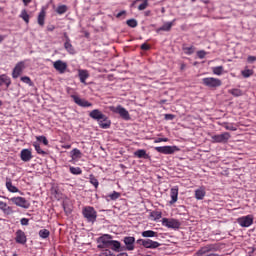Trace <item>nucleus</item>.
<instances>
[{
    "label": "nucleus",
    "instance_id": "obj_1",
    "mask_svg": "<svg viewBox=\"0 0 256 256\" xmlns=\"http://www.w3.org/2000/svg\"><path fill=\"white\" fill-rule=\"evenodd\" d=\"M89 117L95 121H98L99 127H101V129H109V127H111V120H109V118L99 109L92 110L89 113Z\"/></svg>",
    "mask_w": 256,
    "mask_h": 256
},
{
    "label": "nucleus",
    "instance_id": "obj_2",
    "mask_svg": "<svg viewBox=\"0 0 256 256\" xmlns=\"http://www.w3.org/2000/svg\"><path fill=\"white\" fill-rule=\"evenodd\" d=\"M82 214L88 223H95L97 221V211L93 206H86L82 210Z\"/></svg>",
    "mask_w": 256,
    "mask_h": 256
},
{
    "label": "nucleus",
    "instance_id": "obj_3",
    "mask_svg": "<svg viewBox=\"0 0 256 256\" xmlns=\"http://www.w3.org/2000/svg\"><path fill=\"white\" fill-rule=\"evenodd\" d=\"M110 111L119 115V117L124 121H131V114H129V111H127V109H125V107L121 105H118L116 107L111 106Z\"/></svg>",
    "mask_w": 256,
    "mask_h": 256
},
{
    "label": "nucleus",
    "instance_id": "obj_4",
    "mask_svg": "<svg viewBox=\"0 0 256 256\" xmlns=\"http://www.w3.org/2000/svg\"><path fill=\"white\" fill-rule=\"evenodd\" d=\"M219 249V246L215 244H208L204 247H202L200 250L197 251V256H219L218 254L211 253V251H217ZM210 253V254H207Z\"/></svg>",
    "mask_w": 256,
    "mask_h": 256
},
{
    "label": "nucleus",
    "instance_id": "obj_5",
    "mask_svg": "<svg viewBox=\"0 0 256 256\" xmlns=\"http://www.w3.org/2000/svg\"><path fill=\"white\" fill-rule=\"evenodd\" d=\"M136 243L137 245H141L142 247H144V249H157L158 247H161V243L153 241L149 238L138 239Z\"/></svg>",
    "mask_w": 256,
    "mask_h": 256
},
{
    "label": "nucleus",
    "instance_id": "obj_6",
    "mask_svg": "<svg viewBox=\"0 0 256 256\" xmlns=\"http://www.w3.org/2000/svg\"><path fill=\"white\" fill-rule=\"evenodd\" d=\"M202 83L205 85V87H209L210 89H217V87H221V85H223L221 79L213 77L203 78Z\"/></svg>",
    "mask_w": 256,
    "mask_h": 256
},
{
    "label": "nucleus",
    "instance_id": "obj_7",
    "mask_svg": "<svg viewBox=\"0 0 256 256\" xmlns=\"http://www.w3.org/2000/svg\"><path fill=\"white\" fill-rule=\"evenodd\" d=\"M162 225L163 227H167L168 229H179V227H181V222L173 218H163Z\"/></svg>",
    "mask_w": 256,
    "mask_h": 256
},
{
    "label": "nucleus",
    "instance_id": "obj_8",
    "mask_svg": "<svg viewBox=\"0 0 256 256\" xmlns=\"http://www.w3.org/2000/svg\"><path fill=\"white\" fill-rule=\"evenodd\" d=\"M113 236L106 234L99 238V242L101 244L98 245L99 249H109L111 247V243L113 242Z\"/></svg>",
    "mask_w": 256,
    "mask_h": 256
},
{
    "label": "nucleus",
    "instance_id": "obj_9",
    "mask_svg": "<svg viewBox=\"0 0 256 256\" xmlns=\"http://www.w3.org/2000/svg\"><path fill=\"white\" fill-rule=\"evenodd\" d=\"M212 143H227L231 139V134L229 132H224L222 134H217L211 136Z\"/></svg>",
    "mask_w": 256,
    "mask_h": 256
},
{
    "label": "nucleus",
    "instance_id": "obj_10",
    "mask_svg": "<svg viewBox=\"0 0 256 256\" xmlns=\"http://www.w3.org/2000/svg\"><path fill=\"white\" fill-rule=\"evenodd\" d=\"M10 201H12L17 207H22V209H29V207H31V204H29L27 199L21 196L12 197Z\"/></svg>",
    "mask_w": 256,
    "mask_h": 256
},
{
    "label": "nucleus",
    "instance_id": "obj_11",
    "mask_svg": "<svg viewBox=\"0 0 256 256\" xmlns=\"http://www.w3.org/2000/svg\"><path fill=\"white\" fill-rule=\"evenodd\" d=\"M155 151L163 153V155H173L175 151H179V148L177 146H158L155 147Z\"/></svg>",
    "mask_w": 256,
    "mask_h": 256
},
{
    "label": "nucleus",
    "instance_id": "obj_12",
    "mask_svg": "<svg viewBox=\"0 0 256 256\" xmlns=\"http://www.w3.org/2000/svg\"><path fill=\"white\" fill-rule=\"evenodd\" d=\"M253 219V215L242 216L237 219V223L240 227H251Z\"/></svg>",
    "mask_w": 256,
    "mask_h": 256
},
{
    "label": "nucleus",
    "instance_id": "obj_13",
    "mask_svg": "<svg viewBox=\"0 0 256 256\" xmlns=\"http://www.w3.org/2000/svg\"><path fill=\"white\" fill-rule=\"evenodd\" d=\"M24 69H25V61L18 62L12 71L13 79H17L21 75V73H23Z\"/></svg>",
    "mask_w": 256,
    "mask_h": 256
},
{
    "label": "nucleus",
    "instance_id": "obj_14",
    "mask_svg": "<svg viewBox=\"0 0 256 256\" xmlns=\"http://www.w3.org/2000/svg\"><path fill=\"white\" fill-rule=\"evenodd\" d=\"M123 243L126 245V251H135V237L125 236Z\"/></svg>",
    "mask_w": 256,
    "mask_h": 256
},
{
    "label": "nucleus",
    "instance_id": "obj_15",
    "mask_svg": "<svg viewBox=\"0 0 256 256\" xmlns=\"http://www.w3.org/2000/svg\"><path fill=\"white\" fill-rule=\"evenodd\" d=\"M71 99H73L74 103L79 107H93V104L85 99H81V97L77 95H71Z\"/></svg>",
    "mask_w": 256,
    "mask_h": 256
},
{
    "label": "nucleus",
    "instance_id": "obj_16",
    "mask_svg": "<svg viewBox=\"0 0 256 256\" xmlns=\"http://www.w3.org/2000/svg\"><path fill=\"white\" fill-rule=\"evenodd\" d=\"M53 67L58 73L63 75L65 71H67V62H63L62 60H57L53 63Z\"/></svg>",
    "mask_w": 256,
    "mask_h": 256
},
{
    "label": "nucleus",
    "instance_id": "obj_17",
    "mask_svg": "<svg viewBox=\"0 0 256 256\" xmlns=\"http://www.w3.org/2000/svg\"><path fill=\"white\" fill-rule=\"evenodd\" d=\"M20 159L24 161V163H29L31 159H33V152L30 149H22L20 152Z\"/></svg>",
    "mask_w": 256,
    "mask_h": 256
},
{
    "label": "nucleus",
    "instance_id": "obj_18",
    "mask_svg": "<svg viewBox=\"0 0 256 256\" xmlns=\"http://www.w3.org/2000/svg\"><path fill=\"white\" fill-rule=\"evenodd\" d=\"M65 37V43H64V48L69 53L70 55H75V47H73V44H71V39L67 35V33H64Z\"/></svg>",
    "mask_w": 256,
    "mask_h": 256
},
{
    "label": "nucleus",
    "instance_id": "obj_19",
    "mask_svg": "<svg viewBox=\"0 0 256 256\" xmlns=\"http://www.w3.org/2000/svg\"><path fill=\"white\" fill-rule=\"evenodd\" d=\"M15 241L20 245H25V243H27V235H25V232L23 230L16 231Z\"/></svg>",
    "mask_w": 256,
    "mask_h": 256
},
{
    "label": "nucleus",
    "instance_id": "obj_20",
    "mask_svg": "<svg viewBox=\"0 0 256 256\" xmlns=\"http://www.w3.org/2000/svg\"><path fill=\"white\" fill-rule=\"evenodd\" d=\"M3 85H5L6 89L11 87V77L7 76V74L0 75V87H3Z\"/></svg>",
    "mask_w": 256,
    "mask_h": 256
},
{
    "label": "nucleus",
    "instance_id": "obj_21",
    "mask_svg": "<svg viewBox=\"0 0 256 256\" xmlns=\"http://www.w3.org/2000/svg\"><path fill=\"white\" fill-rule=\"evenodd\" d=\"M205 195H207L205 187H200L195 190V199H197V201H203V199H205Z\"/></svg>",
    "mask_w": 256,
    "mask_h": 256
},
{
    "label": "nucleus",
    "instance_id": "obj_22",
    "mask_svg": "<svg viewBox=\"0 0 256 256\" xmlns=\"http://www.w3.org/2000/svg\"><path fill=\"white\" fill-rule=\"evenodd\" d=\"M170 197H171L170 205L177 203V199L179 197V188L177 187L171 188Z\"/></svg>",
    "mask_w": 256,
    "mask_h": 256
},
{
    "label": "nucleus",
    "instance_id": "obj_23",
    "mask_svg": "<svg viewBox=\"0 0 256 256\" xmlns=\"http://www.w3.org/2000/svg\"><path fill=\"white\" fill-rule=\"evenodd\" d=\"M134 157H137L138 159H150L151 156L147 154V150L138 149L134 152Z\"/></svg>",
    "mask_w": 256,
    "mask_h": 256
},
{
    "label": "nucleus",
    "instance_id": "obj_24",
    "mask_svg": "<svg viewBox=\"0 0 256 256\" xmlns=\"http://www.w3.org/2000/svg\"><path fill=\"white\" fill-rule=\"evenodd\" d=\"M0 211L5 215H11L13 213V208L7 205V203L0 201Z\"/></svg>",
    "mask_w": 256,
    "mask_h": 256
},
{
    "label": "nucleus",
    "instance_id": "obj_25",
    "mask_svg": "<svg viewBox=\"0 0 256 256\" xmlns=\"http://www.w3.org/2000/svg\"><path fill=\"white\" fill-rule=\"evenodd\" d=\"M78 77L84 85H87V79H89V72L87 70H78Z\"/></svg>",
    "mask_w": 256,
    "mask_h": 256
},
{
    "label": "nucleus",
    "instance_id": "obj_26",
    "mask_svg": "<svg viewBox=\"0 0 256 256\" xmlns=\"http://www.w3.org/2000/svg\"><path fill=\"white\" fill-rule=\"evenodd\" d=\"M6 188L10 193H19V188L16 186H13V182H11V179H6Z\"/></svg>",
    "mask_w": 256,
    "mask_h": 256
},
{
    "label": "nucleus",
    "instance_id": "obj_27",
    "mask_svg": "<svg viewBox=\"0 0 256 256\" xmlns=\"http://www.w3.org/2000/svg\"><path fill=\"white\" fill-rule=\"evenodd\" d=\"M175 23V19L172 22H166L162 27L157 29V33H159V31H171V28L173 27Z\"/></svg>",
    "mask_w": 256,
    "mask_h": 256
},
{
    "label": "nucleus",
    "instance_id": "obj_28",
    "mask_svg": "<svg viewBox=\"0 0 256 256\" xmlns=\"http://www.w3.org/2000/svg\"><path fill=\"white\" fill-rule=\"evenodd\" d=\"M45 15H46V12L43 9L38 14L37 21H38V25H40V27H44V25H45Z\"/></svg>",
    "mask_w": 256,
    "mask_h": 256
},
{
    "label": "nucleus",
    "instance_id": "obj_29",
    "mask_svg": "<svg viewBox=\"0 0 256 256\" xmlns=\"http://www.w3.org/2000/svg\"><path fill=\"white\" fill-rule=\"evenodd\" d=\"M110 249L119 253L121 251V242L117 240H112V243H110Z\"/></svg>",
    "mask_w": 256,
    "mask_h": 256
},
{
    "label": "nucleus",
    "instance_id": "obj_30",
    "mask_svg": "<svg viewBox=\"0 0 256 256\" xmlns=\"http://www.w3.org/2000/svg\"><path fill=\"white\" fill-rule=\"evenodd\" d=\"M142 237H145L146 239H149L151 237H157V232L153 230H146L141 233Z\"/></svg>",
    "mask_w": 256,
    "mask_h": 256
},
{
    "label": "nucleus",
    "instance_id": "obj_31",
    "mask_svg": "<svg viewBox=\"0 0 256 256\" xmlns=\"http://www.w3.org/2000/svg\"><path fill=\"white\" fill-rule=\"evenodd\" d=\"M222 127H224L226 131H237V126H235L233 123L224 122L222 123Z\"/></svg>",
    "mask_w": 256,
    "mask_h": 256
},
{
    "label": "nucleus",
    "instance_id": "obj_32",
    "mask_svg": "<svg viewBox=\"0 0 256 256\" xmlns=\"http://www.w3.org/2000/svg\"><path fill=\"white\" fill-rule=\"evenodd\" d=\"M33 147L35 148V151L38 153V155H42L43 157L47 155V152L41 149V145H39V143L34 142Z\"/></svg>",
    "mask_w": 256,
    "mask_h": 256
},
{
    "label": "nucleus",
    "instance_id": "obj_33",
    "mask_svg": "<svg viewBox=\"0 0 256 256\" xmlns=\"http://www.w3.org/2000/svg\"><path fill=\"white\" fill-rule=\"evenodd\" d=\"M228 93H230V95H233V97H241L243 95V91L237 88L228 90Z\"/></svg>",
    "mask_w": 256,
    "mask_h": 256
},
{
    "label": "nucleus",
    "instance_id": "obj_34",
    "mask_svg": "<svg viewBox=\"0 0 256 256\" xmlns=\"http://www.w3.org/2000/svg\"><path fill=\"white\" fill-rule=\"evenodd\" d=\"M68 10L69 8L67 7V5L63 4L57 7L56 13H58V15H65V12Z\"/></svg>",
    "mask_w": 256,
    "mask_h": 256
},
{
    "label": "nucleus",
    "instance_id": "obj_35",
    "mask_svg": "<svg viewBox=\"0 0 256 256\" xmlns=\"http://www.w3.org/2000/svg\"><path fill=\"white\" fill-rule=\"evenodd\" d=\"M38 235L41 239H47L51 235V232L47 229H42L38 232Z\"/></svg>",
    "mask_w": 256,
    "mask_h": 256
},
{
    "label": "nucleus",
    "instance_id": "obj_36",
    "mask_svg": "<svg viewBox=\"0 0 256 256\" xmlns=\"http://www.w3.org/2000/svg\"><path fill=\"white\" fill-rule=\"evenodd\" d=\"M69 171L72 175H81L83 173V170H81L80 167L70 166Z\"/></svg>",
    "mask_w": 256,
    "mask_h": 256
},
{
    "label": "nucleus",
    "instance_id": "obj_37",
    "mask_svg": "<svg viewBox=\"0 0 256 256\" xmlns=\"http://www.w3.org/2000/svg\"><path fill=\"white\" fill-rule=\"evenodd\" d=\"M71 157L72 159H81V150L74 148L71 151Z\"/></svg>",
    "mask_w": 256,
    "mask_h": 256
},
{
    "label": "nucleus",
    "instance_id": "obj_38",
    "mask_svg": "<svg viewBox=\"0 0 256 256\" xmlns=\"http://www.w3.org/2000/svg\"><path fill=\"white\" fill-rule=\"evenodd\" d=\"M20 18L23 19V21H25L26 24H29L30 16L27 13V10L24 9V10L21 11Z\"/></svg>",
    "mask_w": 256,
    "mask_h": 256
},
{
    "label": "nucleus",
    "instance_id": "obj_39",
    "mask_svg": "<svg viewBox=\"0 0 256 256\" xmlns=\"http://www.w3.org/2000/svg\"><path fill=\"white\" fill-rule=\"evenodd\" d=\"M150 216L154 219V221H158V219L163 217V213H161V211H153L151 212Z\"/></svg>",
    "mask_w": 256,
    "mask_h": 256
},
{
    "label": "nucleus",
    "instance_id": "obj_40",
    "mask_svg": "<svg viewBox=\"0 0 256 256\" xmlns=\"http://www.w3.org/2000/svg\"><path fill=\"white\" fill-rule=\"evenodd\" d=\"M183 51L186 55H193L195 53V47L194 46H189V47H183Z\"/></svg>",
    "mask_w": 256,
    "mask_h": 256
},
{
    "label": "nucleus",
    "instance_id": "obj_41",
    "mask_svg": "<svg viewBox=\"0 0 256 256\" xmlns=\"http://www.w3.org/2000/svg\"><path fill=\"white\" fill-rule=\"evenodd\" d=\"M119 197H121V193L117 192V191H114L112 194H109L108 195V198L111 200V201H117V199H119Z\"/></svg>",
    "mask_w": 256,
    "mask_h": 256
},
{
    "label": "nucleus",
    "instance_id": "obj_42",
    "mask_svg": "<svg viewBox=\"0 0 256 256\" xmlns=\"http://www.w3.org/2000/svg\"><path fill=\"white\" fill-rule=\"evenodd\" d=\"M214 75H223V66H216L212 68Z\"/></svg>",
    "mask_w": 256,
    "mask_h": 256
},
{
    "label": "nucleus",
    "instance_id": "obj_43",
    "mask_svg": "<svg viewBox=\"0 0 256 256\" xmlns=\"http://www.w3.org/2000/svg\"><path fill=\"white\" fill-rule=\"evenodd\" d=\"M90 183L95 187V189L99 187V180H97L93 175L90 176Z\"/></svg>",
    "mask_w": 256,
    "mask_h": 256
},
{
    "label": "nucleus",
    "instance_id": "obj_44",
    "mask_svg": "<svg viewBox=\"0 0 256 256\" xmlns=\"http://www.w3.org/2000/svg\"><path fill=\"white\" fill-rule=\"evenodd\" d=\"M251 75H253V70H251V69H246V70L242 71V76L245 79L251 77Z\"/></svg>",
    "mask_w": 256,
    "mask_h": 256
},
{
    "label": "nucleus",
    "instance_id": "obj_45",
    "mask_svg": "<svg viewBox=\"0 0 256 256\" xmlns=\"http://www.w3.org/2000/svg\"><path fill=\"white\" fill-rule=\"evenodd\" d=\"M149 7V1L145 0L142 4L138 6V11H145Z\"/></svg>",
    "mask_w": 256,
    "mask_h": 256
},
{
    "label": "nucleus",
    "instance_id": "obj_46",
    "mask_svg": "<svg viewBox=\"0 0 256 256\" xmlns=\"http://www.w3.org/2000/svg\"><path fill=\"white\" fill-rule=\"evenodd\" d=\"M126 24L128 25V27H132L133 29H135V27H137V20L129 19L127 20Z\"/></svg>",
    "mask_w": 256,
    "mask_h": 256
},
{
    "label": "nucleus",
    "instance_id": "obj_47",
    "mask_svg": "<svg viewBox=\"0 0 256 256\" xmlns=\"http://www.w3.org/2000/svg\"><path fill=\"white\" fill-rule=\"evenodd\" d=\"M22 83H26V85H33V82L31 81V78L29 76H24L20 78Z\"/></svg>",
    "mask_w": 256,
    "mask_h": 256
},
{
    "label": "nucleus",
    "instance_id": "obj_48",
    "mask_svg": "<svg viewBox=\"0 0 256 256\" xmlns=\"http://www.w3.org/2000/svg\"><path fill=\"white\" fill-rule=\"evenodd\" d=\"M37 141H40L43 143V145H49V140H47V137L45 136H37Z\"/></svg>",
    "mask_w": 256,
    "mask_h": 256
},
{
    "label": "nucleus",
    "instance_id": "obj_49",
    "mask_svg": "<svg viewBox=\"0 0 256 256\" xmlns=\"http://www.w3.org/2000/svg\"><path fill=\"white\" fill-rule=\"evenodd\" d=\"M100 256H115V254L109 249H104L101 251Z\"/></svg>",
    "mask_w": 256,
    "mask_h": 256
},
{
    "label": "nucleus",
    "instance_id": "obj_50",
    "mask_svg": "<svg viewBox=\"0 0 256 256\" xmlns=\"http://www.w3.org/2000/svg\"><path fill=\"white\" fill-rule=\"evenodd\" d=\"M197 55H198L199 59H205L207 52H205L204 50H200L197 52Z\"/></svg>",
    "mask_w": 256,
    "mask_h": 256
},
{
    "label": "nucleus",
    "instance_id": "obj_51",
    "mask_svg": "<svg viewBox=\"0 0 256 256\" xmlns=\"http://www.w3.org/2000/svg\"><path fill=\"white\" fill-rule=\"evenodd\" d=\"M140 49L142 51H149V49H151V46L147 43H143L141 46H140Z\"/></svg>",
    "mask_w": 256,
    "mask_h": 256
},
{
    "label": "nucleus",
    "instance_id": "obj_52",
    "mask_svg": "<svg viewBox=\"0 0 256 256\" xmlns=\"http://www.w3.org/2000/svg\"><path fill=\"white\" fill-rule=\"evenodd\" d=\"M169 141V138H157L154 143H167Z\"/></svg>",
    "mask_w": 256,
    "mask_h": 256
},
{
    "label": "nucleus",
    "instance_id": "obj_53",
    "mask_svg": "<svg viewBox=\"0 0 256 256\" xmlns=\"http://www.w3.org/2000/svg\"><path fill=\"white\" fill-rule=\"evenodd\" d=\"M165 119L167 121H173V119H175V115H173V114H165Z\"/></svg>",
    "mask_w": 256,
    "mask_h": 256
},
{
    "label": "nucleus",
    "instance_id": "obj_54",
    "mask_svg": "<svg viewBox=\"0 0 256 256\" xmlns=\"http://www.w3.org/2000/svg\"><path fill=\"white\" fill-rule=\"evenodd\" d=\"M20 223H21V225L27 226V225H29V219H27V218H22V219L20 220Z\"/></svg>",
    "mask_w": 256,
    "mask_h": 256
},
{
    "label": "nucleus",
    "instance_id": "obj_55",
    "mask_svg": "<svg viewBox=\"0 0 256 256\" xmlns=\"http://www.w3.org/2000/svg\"><path fill=\"white\" fill-rule=\"evenodd\" d=\"M247 61H248V63H255L256 56H248Z\"/></svg>",
    "mask_w": 256,
    "mask_h": 256
},
{
    "label": "nucleus",
    "instance_id": "obj_56",
    "mask_svg": "<svg viewBox=\"0 0 256 256\" xmlns=\"http://www.w3.org/2000/svg\"><path fill=\"white\" fill-rule=\"evenodd\" d=\"M123 15H127V12H126L125 10H122L121 12H119V13L116 15V17H117V19H119V18L123 17Z\"/></svg>",
    "mask_w": 256,
    "mask_h": 256
},
{
    "label": "nucleus",
    "instance_id": "obj_57",
    "mask_svg": "<svg viewBox=\"0 0 256 256\" xmlns=\"http://www.w3.org/2000/svg\"><path fill=\"white\" fill-rule=\"evenodd\" d=\"M185 69H187V64L186 63H181L180 64V70L185 71Z\"/></svg>",
    "mask_w": 256,
    "mask_h": 256
},
{
    "label": "nucleus",
    "instance_id": "obj_58",
    "mask_svg": "<svg viewBox=\"0 0 256 256\" xmlns=\"http://www.w3.org/2000/svg\"><path fill=\"white\" fill-rule=\"evenodd\" d=\"M33 0H22L23 4L25 5V7H27V5H29V3H31Z\"/></svg>",
    "mask_w": 256,
    "mask_h": 256
},
{
    "label": "nucleus",
    "instance_id": "obj_59",
    "mask_svg": "<svg viewBox=\"0 0 256 256\" xmlns=\"http://www.w3.org/2000/svg\"><path fill=\"white\" fill-rule=\"evenodd\" d=\"M61 147H62V149H71L70 144L62 145Z\"/></svg>",
    "mask_w": 256,
    "mask_h": 256
},
{
    "label": "nucleus",
    "instance_id": "obj_60",
    "mask_svg": "<svg viewBox=\"0 0 256 256\" xmlns=\"http://www.w3.org/2000/svg\"><path fill=\"white\" fill-rule=\"evenodd\" d=\"M144 15H145V17H151V11L150 10L145 11Z\"/></svg>",
    "mask_w": 256,
    "mask_h": 256
},
{
    "label": "nucleus",
    "instance_id": "obj_61",
    "mask_svg": "<svg viewBox=\"0 0 256 256\" xmlns=\"http://www.w3.org/2000/svg\"><path fill=\"white\" fill-rule=\"evenodd\" d=\"M3 41H5V36L0 35V43H3Z\"/></svg>",
    "mask_w": 256,
    "mask_h": 256
},
{
    "label": "nucleus",
    "instance_id": "obj_62",
    "mask_svg": "<svg viewBox=\"0 0 256 256\" xmlns=\"http://www.w3.org/2000/svg\"><path fill=\"white\" fill-rule=\"evenodd\" d=\"M1 107H3V101L2 100H0V109H1Z\"/></svg>",
    "mask_w": 256,
    "mask_h": 256
},
{
    "label": "nucleus",
    "instance_id": "obj_63",
    "mask_svg": "<svg viewBox=\"0 0 256 256\" xmlns=\"http://www.w3.org/2000/svg\"><path fill=\"white\" fill-rule=\"evenodd\" d=\"M12 256H18L17 253H14Z\"/></svg>",
    "mask_w": 256,
    "mask_h": 256
},
{
    "label": "nucleus",
    "instance_id": "obj_64",
    "mask_svg": "<svg viewBox=\"0 0 256 256\" xmlns=\"http://www.w3.org/2000/svg\"><path fill=\"white\" fill-rule=\"evenodd\" d=\"M161 103H165V100H162Z\"/></svg>",
    "mask_w": 256,
    "mask_h": 256
}]
</instances>
